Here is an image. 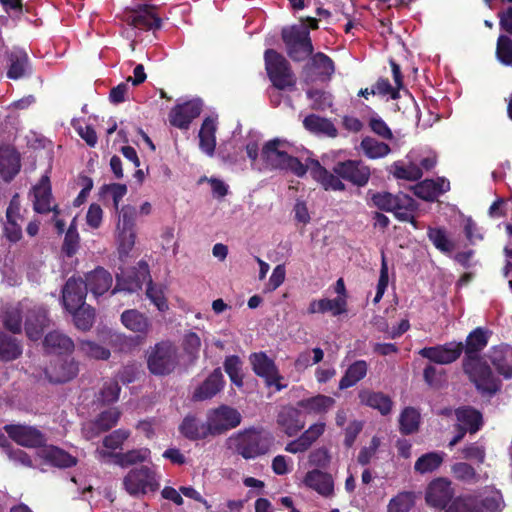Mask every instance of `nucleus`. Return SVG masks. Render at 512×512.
<instances>
[{
  "label": "nucleus",
  "instance_id": "f257e3e1",
  "mask_svg": "<svg viewBox=\"0 0 512 512\" xmlns=\"http://www.w3.org/2000/svg\"><path fill=\"white\" fill-rule=\"evenodd\" d=\"M181 362L178 346L170 340H161L146 351V364L150 374L165 377L173 374Z\"/></svg>",
  "mask_w": 512,
  "mask_h": 512
},
{
  "label": "nucleus",
  "instance_id": "f03ea898",
  "mask_svg": "<svg viewBox=\"0 0 512 512\" xmlns=\"http://www.w3.org/2000/svg\"><path fill=\"white\" fill-rule=\"evenodd\" d=\"M229 442L237 454L248 460L267 454L274 438L270 433L252 427L231 436Z\"/></svg>",
  "mask_w": 512,
  "mask_h": 512
},
{
  "label": "nucleus",
  "instance_id": "7ed1b4c3",
  "mask_svg": "<svg viewBox=\"0 0 512 512\" xmlns=\"http://www.w3.org/2000/svg\"><path fill=\"white\" fill-rule=\"evenodd\" d=\"M265 68L273 87L280 91H293L296 87V76L290 63L274 49H267L264 53Z\"/></svg>",
  "mask_w": 512,
  "mask_h": 512
},
{
  "label": "nucleus",
  "instance_id": "20e7f679",
  "mask_svg": "<svg viewBox=\"0 0 512 512\" xmlns=\"http://www.w3.org/2000/svg\"><path fill=\"white\" fill-rule=\"evenodd\" d=\"M281 36L286 46L287 54L293 61H303L312 54L313 45L310 39V32L304 22L284 27Z\"/></svg>",
  "mask_w": 512,
  "mask_h": 512
},
{
  "label": "nucleus",
  "instance_id": "39448f33",
  "mask_svg": "<svg viewBox=\"0 0 512 512\" xmlns=\"http://www.w3.org/2000/svg\"><path fill=\"white\" fill-rule=\"evenodd\" d=\"M281 141L273 139L265 144L262 149L264 161L273 168L289 170L298 177L307 173V162L303 164L298 158L290 156L280 149Z\"/></svg>",
  "mask_w": 512,
  "mask_h": 512
},
{
  "label": "nucleus",
  "instance_id": "423d86ee",
  "mask_svg": "<svg viewBox=\"0 0 512 512\" xmlns=\"http://www.w3.org/2000/svg\"><path fill=\"white\" fill-rule=\"evenodd\" d=\"M463 369L469 375L478 390L495 394L500 390L501 383L495 377L491 367L481 357L463 360Z\"/></svg>",
  "mask_w": 512,
  "mask_h": 512
},
{
  "label": "nucleus",
  "instance_id": "0eeeda50",
  "mask_svg": "<svg viewBox=\"0 0 512 512\" xmlns=\"http://www.w3.org/2000/svg\"><path fill=\"white\" fill-rule=\"evenodd\" d=\"M123 485L131 496L146 494L148 491H156L159 488L156 473L148 466L130 470L123 479Z\"/></svg>",
  "mask_w": 512,
  "mask_h": 512
},
{
  "label": "nucleus",
  "instance_id": "6e6552de",
  "mask_svg": "<svg viewBox=\"0 0 512 512\" xmlns=\"http://www.w3.org/2000/svg\"><path fill=\"white\" fill-rule=\"evenodd\" d=\"M240 412L230 406L221 405L207 414V423L212 436L221 435L240 425Z\"/></svg>",
  "mask_w": 512,
  "mask_h": 512
},
{
  "label": "nucleus",
  "instance_id": "1a4fd4ad",
  "mask_svg": "<svg viewBox=\"0 0 512 512\" xmlns=\"http://www.w3.org/2000/svg\"><path fill=\"white\" fill-rule=\"evenodd\" d=\"M498 496L478 499L472 496L458 497L452 501L445 512H496L501 510Z\"/></svg>",
  "mask_w": 512,
  "mask_h": 512
},
{
  "label": "nucleus",
  "instance_id": "9d476101",
  "mask_svg": "<svg viewBox=\"0 0 512 512\" xmlns=\"http://www.w3.org/2000/svg\"><path fill=\"white\" fill-rule=\"evenodd\" d=\"M333 172L357 187L366 186L371 176L369 166L361 160L349 159L337 162L333 167Z\"/></svg>",
  "mask_w": 512,
  "mask_h": 512
},
{
  "label": "nucleus",
  "instance_id": "9b49d317",
  "mask_svg": "<svg viewBox=\"0 0 512 512\" xmlns=\"http://www.w3.org/2000/svg\"><path fill=\"white\" fill-rule=\"evenodd\" d=\"M250 363L255 374L265 380L268 387L275 386L277 391L286 387L280 383L283 377L280 375L275 362L266 353L258 352L250 355Z\"/></svg>",
  "mask_w": 512,
  "mask_h": 512
},
{
  "label": "nucleus",
  "instance_id": "f8f14e48",
  "mask_svg": "<svg viewBox=\"0 0 512 512\" xmlns=\"http://www.w3.org/2000/svg\"><path fill=\"white\" fill-rule=\"evenodd\" d=\"M155 8L151 5L140 4L136 8L126 12L125 22L134 28L149 31L161 27L162 20L155 14Z\"/></svg>",
  "mask_w": 512,
  "mask_h": 512
},
{
  "label": "nucleus",
  "instance_id": "ddd939ff",
  "mask_svg": "<svg viewBox=\"0 0 512 512\" xmlns=\"http://www.w3.org/2000/svg\"><path fill=\"white\" fill-rule=\"evenodd\" d=\"M463 348L462 342H449L444 345L424 347L418 353L433 363L447 365L460 357Z\"/></svg>",
  "mask_w": 512,
  "mask_h": 512
},
{
  "label": "nucleus",
  "instance_id": "4468645a",
  "mask_svg": "<svg viewBox=\"0 0 512 512\" xmlns=\"http://www.w3.org/2000/svg\"><path fill=\"white\" fill-rule=\"evenodd\" d=\"M4 429L13 441L23 447L37 448L46 442L44 434L32 426L10 424Z\"/></svg>",
  "mask_w": 512,
  "mask_h": 512
},
{
  "label": "nucleus",
  "instance_id": "2eb2a0df",
  "mask_svg": "<svg viewBox=\"0 0 512 512\" xmlns=\"http://www.w3.org/2000/svg\"><path fill=\"white\" fill-rule=\"evenodd\" d=\"M48 324V311L44 306L33 305L26 308L25 332L30 340H39Z\"/></svg>",
  "mask_w": 512,
  "mask_h": 512
},
{
  "label": "nucleus",
  "instance_id": "dca6fc26",
  "mask_svg": "<svg viewBox=\"0 0 512 512\" xmlns=\"http://www.w3.org/2000/svg\"><path fill=\"white\" fill-rule=\"evenodd\" d=\"M454 490L451 482L445 478L433 480L427 487L425 500L428 505L443 509L452 500Z\"/></svg>",
  "mask_w": 512,
  "mask_h": 512
},
{
  "label": "nucleus",
  "instance_id": "f3484780",
  "mask_svg": "<svg viewBox=\"0 0 512 512\" xmlns=\"http://www.w3.org/2000/svg\"><path fill=\"white\" fill-rule=\"evenodd\" d=\"M201 110L202 102L199 99L190 100L175 106L169 114V121L179 129H188L190 123L200 115Z\"/></svg>",
  "mask_w": 512,
  "mask_h": 512
},
{
  "label": "nucleus",
  "instance_id": "a211bd4d",
  "mask_svg": "<svg viewBox=\"0 0 512 512\" xmlns=\"http://www.w3.org/2000/svg\"><path fill=\"white\" fill-rule=\"evenodd\" d=\"M276 423L283 433L292 437L305 427V418L299 409L285 406L279 411Z\"/></svg>",
  "mask_w": 512,
  "mask_h": 512
},
{
  "label": "nucleus",
  "instance_id": "6ab92c4d",
  "mask_svg": "<svg viewBox=\"0 0 512 512\" xmlns=\"http://www.w3.org/2000/svg\"><path fill=\"white\" fill-rule=\"evenodd\" d=\"M87 285L82 279L69 278L62 289V302L68 311L85 304Z\"/></svg>",
  "mask_w": 512,
  "mask_h": 512
},
{
  "label": "nucleus",
  "instance_id": "aec40b11",
  "mask_svg": "<svg viewBox=\"0 0 512 512\" xmlns=\"http://www.w3.org/2000/svg\"><path fill=\"white\" fill-rule=\"evenodd\" d=\"M310 171L311 176L321 183L325 190L344 191L345 184L334 172H329L324 168L318 160L307 159V171Z\"/></svg>",
  "mask_w": 512,
  "mask_h": 512
},
{
  "label": "nucleus",
  "instance_id": "412c9836",
  "mask_svg": "<svg viewBox=\"0 0 512 512\" xmlns=\"http://www.w3.org/2000/svg\"><path fill=\"white\" fill-rule=\"evenodd\" d=\"M371 200L373 205L379 210L386 212H393L395 209L411 207V197L404 193L392 194L389 192H376L371 193Z\"/></svg>",
  "mask_w": 512,
  "mask_h": 512
},
{
  "label": "nucleus",
  "instance_id": "4be33fe9",
  "mask_svg": "<svg viewBox=\"0 0 512 512\" xmlns=\"http://www.w3.org/2000/svg\"><path fill=\"white\" fill-rule=\"evenodd\" d=\"M492 332L483 327H477L471 331L463 344L465 357L463 360L479 358V353L487 346Z\"/></svg>",
  "mask_w": 512,
  "mask_h": 512
},
{
  "label": "nucleus",
  "instance_id": "5701e85b",
  "mask_svg": "<svg viewBox=\"0 0 512 512\" xmlns=\"http://www.w3.org/2000/svg\"><path fill=\"white\" fill-rule=\"evenodd\" d=\"M510 354L511 347L507 344H500L491 347L486 355L498 374L505 379L512 378V364L508 360Z\"/></svg>",
  "mask_w": 512,
  "mask_h": 512
},
{
  "label": "nucleus",
  "instance_id": "b1692460",
  "mask_svg": "<svg viewBox=\"0 0 512 512\" xmlns=\"http://www.w3.org/2000/svg\"><path fill=\"white\" fill-rule=\"evenodd\" d=\"M78 373V364L73 359H59L46 371L51 383H65L73 379Z\"/></svg>",
  "mask_w": 512,
  "mask_h": 512
},
{
  "label": "nucleus",
  "instance_id": "393cba45",
  "mask_svg": "<svg viewBox=\"0 0 512 512\" xmlns=\"http://www.w3.org/2000/svg\"><path fill=\"white\" fill-rule=\"evenodd\" d=\"M20 154L11 147L0 149V176L10 182L20 171Z\"/></svg>",
  "mask_w": 512,
  "mask_h": 512
},
{
  "label": "nucleus",
  "instance_id": "a878e982",
  "mask_svg": "<svg viewBox=\"0 0 512 512\" xmlns=\"http://www.w3.org/2000/svg\"><path fill=\"white\" fill-rule=\"evenodd\" d=\"M87 290H90L94 296L103 295L112 286L113 278L110 272L102 267L89 272L84 281Z\"/></svg>",
  "mask_w": 512,
  "mask_h": 512
},
{
  "label": "nucleus",
  "instance_id": "bb28decb",
  "mask_svg": "<svg viewBox=\"0 0 512 512\" xmlns=\"http://www.w3.org/2000/svg\"><path fill=\"white\" fill-rule=\"evenodd\" d=\"M9 67L7 76L10 79L17 80L28 76L31 73L29 57L24 50H13L9 56Z\"/></svg>",
  "mask_w": 512,
  "mask_h": 512
},
{
  "label": "nucleus",
  "instance_id": "cd10ccee",
  "mask_svg": "<svg viewBox=\"0 0 512 512\" xmlns=\"http://www.w3.org/2000/svg\"><path fill=\"white\" fill-rule=\"evenodd\" d=\"M179 432L191 441L202 440L210 436L207 421L200 422L196 417L187 415L179 425Z\"/></svg>",
  "mask_w": 512,
  "mask_h": 512
},
{
  "label": "nucleus",
  "instance_id": "c85d7f7f",
  "mask_svg": "<svg viewBox=\"0 0 512 512\" xmlns=\"http://www.w3.org/2000/svg\"><path fill=\"white\" fill-rule=\"evenodd\" d=\"M224 380L220 368L214 371L206 378L199 388L194 392L193 398L195 400H206L215 396L223 388Z\"/></svg>",
  "mask_w": 512,
  "mask_h": 512
},
{
  "label": "nucleus",
  "instance_id": "c756f323",
  "mask_svg": "<svg viewBox=\"0 0 512 512\" xmlns=\"http://www.w3.org/2000/svg\"><path fill=\"white\" fill-rule=\"evenodd\" d=\"M26 308L25 302L5 307L1 315L4 328L13 334L21 333L23 312H26Z\"/></svg>",
  "mask_w": 512,
  "mask_h": 512
},
{
  "label": "nucleus",
  "instance_id": "7c9ffc66",
  "mask_svg": "<svg viewBox=\"0 0 512 512\" xmlns=\"http://www.w3.org/2000/svg\"><path fill=\"white\" fill-rule=\"evenodd\" d=\"M101 456H111L117 465L126 468L137 463H143L150 457L148 448L132 449L125 453H107L104 450H97Z\"/></svg>",
  "mask_w": 512,
  "mask_h": 512
},
{
  "label": "nucleus",
  "instance_id": "2f4dec72",
  "mask_svg": "<svg viewBox=\"0 0 512 512\" xmlns=\"http://www.w3.org/2000/svg\"><path fill=\"white\" fill-rule=\"evenodd\" d=\"M359 399L362 404L378 410L382 415H388L392 410L391 398L382 392L362 390L359 393Z\"/></svg>",
  "mask_w": 512,
  "mask_h": 512
},
{
  "label": "nucleus",
  "instance_id": "473e14b6",
  "mask_svg": "<svg viewBox=\"0 0 512 512\" xmlns=\"http://www.w3.org/2000/svg\"><path fill=\"white\" fill-rule=\"evenodd\" d=\"M34 209L38 213L54 211L58 214L56 207H51V188L48 177H42L40 183L34 187Z\"/></svg>",
  "mask_w": 512,
  "mask_h": 512
},
{
  "label": "nucleus",
  "instance_id": "72a5a7b5",
  "mask_svg": "<svg viewBox=\"0 0 512 512\" xmlns=\"http://www.w3.org/2000/svg\"><path fill=\"white\" fill-rule=\"evenodd\" d=\"M305 484L316 490L319 494L328 497L333 494L334 483L331 475L320 470H313L306 474Z\"/></svg>",
  "mask_w": 512,
  "mask_h": 512
},
{
  "label": "nucleus",
  "instance_id": "f704fd0d",
  "mask_svg": "<svg viewBox=\"0 0 512 512\" xmlns=\"http://www.w3.org/2000/svg\"><path fill=\"white\" fill-rule=\"evenodd\" d=\"M459 424L465 427L471 434L478 432L483 425V417L480 411L470 406L460 407L455 410Z\"/></svg>",
  "mask_w": 512,
  "mask_h": 512
},
{
  "label": "nucleus",
  "instance_id": "c9c22d12",
  "mask_svg": "<svg viewBox=\"0 0 512 512\" xmlns=\"http://www.w3.org/2000/svg\"><path fill=\"white\" fill-rule=\"evenodd\" d=\"M45 348L56 354L70 353L74 350L73 340L60 331H52L45 336Z\"/></svg>",
  "mask_w": 512,
  "mask_h": 512
},
{
  "label": "nucleus",
  "instance_id": "e433bc0d",
  "mask_svg": "<svg viewBox=\"0 0 512 512\" xmlns=\"http://www.w3.org/2000/svg\"><path fill=\"white\" fill-rule=\"evenodd\" d=\"M121 321L123 325L136 333L146 335L151 329V322L148 317L135 309H129L122 313Z\"/></svg>",
  "mask_w": 512,
  "mask_h": 512
},
{
  "label": "nucleus",
  "instance_id": "4c0bfd02",
  "mask_svg": "<svg viewBox=\"0 0 512 512\" xmlns=\"http://www.w3.org/2000/svg\"><path fill=\"white\" fill-rule=\"evenodd\" d=\"M346 311V300L342 296L334 299L313 300L308 308L310 314L331 312L334 316L340 315Z\"/></svg>",
  "mask_w": 512,
  "mask_h": 512
},
{
  "label": "nucleus",
  "instance_id": "58836bf2",
  "mask_svg": "<svg viewBox=\"0 0 512 512\" xmlns=\"http://www.w3.org/2000/svg\"><path fill=\"white\" fill-rule=\"evenodd\" d=\"M303 125L312 133L323 134L332 138L337 136V129L334 124L330 120L315 114L305 117Z\"/></svg>",
  "mask_w": 512,
  "mask_h": 512
},
{
  "label": "nucleus",
  "instance_id": "ea45409f",
  "mask_svg": "<svg viewBox=\"0 0 512 512\" xmlns=\"http://www.w3.org/2000/svg\"><path fill=\"white\" fill-rule=\"evenodd\" d=\"M334 404L335 400L332 397L321 394L298 402V406L310 414L326 413Z\"/></svg>",
  "mask_w": 512,
  "mask_h": 512
},
{
  "label": "nucleus",
  "instance_id": "a19ab883",
  "mask_svg": "<svg viewBox=\"0 0 512 512\" xmlns=\"http://www.w3.org/2000/svg\"><path fill=\"white\" fill-rule=\"evenodd\" d=\"M368 371V365L364 360H358L352 363L346 370L344 376L339 382V389L344 390L354 386L362 380Z\"/></svg>",
  "mask_w": 512,
  "mask_h": 512
},
{
  "label": "nucleus",
  "instance_id": "79ce46f5",
  "mask_svg": "<svg viewBox=\"0 0 512 512\" xmlns=\"http://www.w3.org/2000/svg\"><path fill=\"white\" fill-rule=\"evenodd\" d=\"M215 131V121L211 118H206L203 121L202 127L199 131V141L201 150L210 156L214 154L215 150Z\"/></svg>",
  "mask_w": 512,
  "mask_h": 512
},
{
  "label": "nucleus",
  "instance_id": "37998d69",
  "mask_svg": "<svg viewBox=\"0 0 512 512\" xmlns=\"http://www.w3.org/2000/svg\"><path fill=\"white\" fill-rule=\"evenodd\" d=\"M22 354V346L20 342L0 331V360L1 361H12L19 358Z\"/></svg>",
  "mask_w": 512,
  "mask_h": 512
},
{
  "label": "nucleus",
  "instance_id": "c03bdc74",
  "mask_svg": "<svg viewBox=\"0 0 512 512\" xmlns=\"http://www.w3.org/2000/svg\"><path fill=\"white\" fill-rule=\"evenodd\" d=\"M44 458L53 466L59 468H69L77 464L76 457L55 446L48 447L44 450Z\"/></svg>",
  "mask_w": 512,
  "mask_h": 512
},
{
  "label": "nucleus",
  "instance_id": "a18cd8bd",
  "mask_svg": "<svg viewBox=\"0 0 512 512\" xmlns=\"http://www.w3.org/2000/svg\"><path fill=\"white\" fill-rule=\"evenodd\" d=\"M444 457V452H429L423 454L416 460L414 470L420 474L434 472L441 466Z\"/></svg>",
  "mask_w": 512,
  "mask_h": 512
},
{
  "label": "nucleus",
  "instance_id": "49530a36",
  "mask_svg": "<svg viewBox=\"0 0 512 512\" xmlns=\"http://www.w3.org/2000/svg\"><path fill=\"white\" fill-rule=\"evenodd\" d=\"M142 287V280L139 278L136 272L129 274L122 273L116 275V285L112 290V294L118 292L133 293L140 290Z\"/></svg>",
  "mask_w": 512,
  "mask_h": 512
},
{
  "label": "nucleus",
  "instance_id": "de8ad7c7",
  "mask_svg": "<svg viewBox=\"0 0 512 512\" xmlns=\"http://www.w3.org/2000/svg\"><path fill=\"white\" fill-rule=\"evenodd\" d=\"M420 414L413 407H406L399 417V428L403 435L416 432L419 428Z\"/></svg>",
  "mask_w": 512,
  "mask_h": 512
},
{
  "label": "nucleus",
  "instance_id": "09e8293b",
  "mask_svg": "<svg viewBox=\"0 0 512 512\" xmlns=\"http://www.w3.org/2000/svg\"><path fill=\"white\" fill-rule=\"evenodd\" d=\"M70 312L73 314L74 324L77 329L87 331L92 327L94 323L95 312L91 306L84 304Z\"/></svg>",
  "mask_w": 512,
  "mask_h": 512
},
{
  "label": "nucleus",
  "instance_id": "8fccbe9b",
  "mask_svg": "<svg viewBox=\"0 0 512 512\" xmlns=\"http://www.w3.org/2000/svg\"><path fill=\"white\" fill-rule=\"evenodd\" d=\"M427 236L433 245L442 253L448 254L454 250V243L448 238L444 228H428Z\"/></svg>",
  "mask_w": 512,
  "mask_h": 512
},
{
  "label": "nucleus",
  "instance_id": "3c124183",
  "mask_svg": "<svg viewBox=\"0 0 512 512\" xmlns=\"http://www.w3.org/2000/svg\"><path fill=\"white\" fill-rule=\"evenodd\" d=\"M360 146L365 155L371 159L384 157L390 152L389 145L371 137L362 139Z\"/></svg>",
  "mask_w": 512,
  "mask_h": 512
},
{
  "label": "nucleus",
  "instance_id": "603ef678",
  "mask_svg": "<svg viewBox=\"0 0 512 512\" xmlns=\"http://www.w3.org/2000/svg\"><path fill=\"white\" fill-rule=\"evenodd\" d=\"M392 169L393 175L398 179L417 181L423 175L422 169L412 162L408 165H403L401 162H395L392 165Z\"/></svg>",
  "mask_w": 512,
  "mask_h": 512
},
{
  "label": "nucleus",
  "instance_id": "864d4df0",
  "mask_svg": "<svg viewBox=\"0 0 512 512\" xmlns=\"http://www.w3.org/2000/svg\"><path fill=\"white\" fill-rule=\"evenodd\" d=\"M242 364L241 359L236 355H230L224 361V370L237 387L243 386Z\"/></svg>",
  "mask_w": 512,
  "mask_h": 512
},
{
  "label": "nucleus",
  "instance_id": "5fc2aeb1",
  "mask_svg": "<svg viewBox=\"0 0 512 512\" xmlns=\"http://www.w3.org/2000/svg\"><path fill=\"white\" fill-rule=\"evenodd\" d=\"M78 347L84 355L98 360H107L111 355L109 349L93 341H80Z\"/></svg>",
  "mask_w": 512,
  "mask_h": 512
},
{
  "label": "nucleus",
  "instance_id": "6e6d98bb",
  "mask_svg": "<svg viewBox=\"0 0 512 512\" xmlns=\"http://www.w3.org/2000/svg\"><path fill=\"white\" fill-rule=\"evenodd\" d=\"M121 387L117 381H107L103 384L97 395V401L103 405L116 402L119 399Z\"/></svg>",
  "mask_w": 512,
  "mask_h": 512
},
{
  "label": "nucleus",
  "instance_id": "4d7b16f0",
  "mask_svg": "<svg viewBox=\"0 0 512 512\" xmlns=\"http://www.w3.org/2000/svg\"><path fill=\"white\" fill-rule=\"evenodd\" d=\"M414 503L412 492H401L389 501L388 512H409Z\"/></svg>",
  "mask_w": 512,
  "mask_h": 512
},
{
  "label": "nucleus",
  "instance_id": "13d9d810",
  "mask_svg": "<svg viewBox=\"0 0 512 512\" xmlns=\"http://www.w3.org/2000/svg\"><path fill=\"white\" fill-rule=\"evenodd\" d=\"M496 54L501 63L512 65V39L506 35H500L497 40Z\"/></svg>",
  "mask_w": 512,
  "mask_h": 512
},
{
  "label": "nucleus",
  "instance_id": "bf43d9fd",
  "mask_svg": "<svg viewBox=\"0 0 512 512\" xmlns=\"http://www.w3.org/2000/svg\"><path fill=\"white\" fill-rule=\"evenodd\" d=\"M310 64L320 75L331 76L334 73V64L330 57L318 52L312 56Z\"/></svg>",
  "mask_w": 512,
  "mask_h": 512
},
{
  "label": "nucleus",
  "instance_id": "052dcab7",
  "mask_svg": "<svg viewBox=\"0 0 512 512\" xmlns=\"http://www.w3.org/2000/svg\"><path fill=\"white\" fill-rule=\"evenodd\" d=\"M121 416V412L116 408H111L100 413L96 420V425L100 426V430L106 432L116 426Z\"/></svg>",
  "mask_w": 512,
  "mask_h": 512
},
{
  "label": "nucleus",
  "instance_id": "680f3d73",
  "mask_svg": "<svg viewBox=\"0 0 512 512\" xmlns=\"http://www.w3.org/2000/svg\"><path fill=\"white\" fill-rule=\"evenodd\" d=\"M454 476L461 481L472 483L476 482L478 475L472 465L466 462H458L452 466Z\"/></svg>",
  "mask_w": 512,
  "mask_h": 512
},
{
  "label": "nucleus",
  "instance_id": "e2e57ef3",
  "mask_svg": "<svg viewBox=\"0 0 512 512\" xmlns=\"http://www.w3.org/2000/svg\"><path fill=\"white\" fill-rule=\"evenodd\" d=\"M147 298L158 308L159 311L168 309L167 300L160 286L154 285L152 280L149 281L146 290Z\"/></svg>",
  "mask_w": 512,
  "mask_h": 512
},
{
  "label": "nucleus",
  "instance_id": "0e129e2a",
  "mask_svg": "<svg viewBox=\"0 0 512 512\" xmlns=\"http://www.w3.org/2000/svg\"><path fill=\"white\" fill-rule=\"evenodd\" d=\"M3 448L4 453L7 455L8 459L12 461L14 464L21 465L24 467L33 466L31 457L25 451L19 448H12L9 442Z\"/></svg>",
  "mask_w": 512,
  "mask_h": 512
},
{
  "label": "nucleus",
  "instance_id": "69168bd1",
  "mask_svg": "<svg viewBox=\"0 0 512 512\" xmlns=\"http://www.w3.org/2000/svg\"><path fill=\"white\" fill-rule=\"evenodd\" d=\"M414 194L425 200V201H434L438 195L435 188L434 180L426 179L413 187Z\"/></svg>",
  "mask_w": 512,
  "mask_h": 512
},
{
  "label": "nucleus",
  "instance_id": "338daca9",
  "mask_svg": "<svg viewBox=\"0 0 512 512\" xmlns=\"http://www.w3.org/2000/svg\"><path fill=\"white\" fill-rule=\"evenodd\" d=\"M445 372L432 364H428L423 371L424 381L431 387L438 388L444 381Z\"/></svg>",
  "mask_w": 512,
  "mask_h": 512
},
{
  "label": "nucleus",
  "instance_id": "774afa93",
  "mask_svg": "<svg viewBox=\"0 0 512 512\" xmlns=\"http://www.w3.org/2000/svg\"><path fill=\"white\" fill-rule=\"evenodd\" d=\"M136 219V209L133 206L125 205L119 212V221L117 229L129 230L134 229Z\"/></svg>",
  "mask_w": 512,
  "mask_h": 512
}]
</instances>
